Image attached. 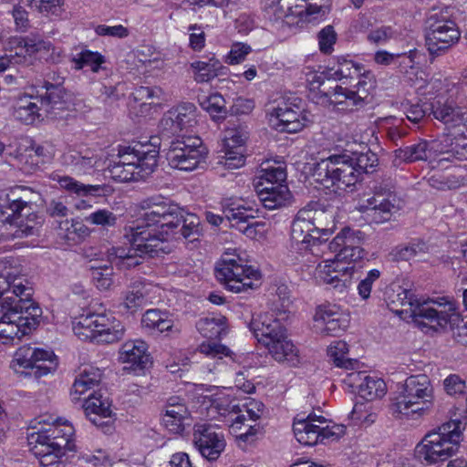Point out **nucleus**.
I'll use <instances>...</instances> for the list:
<instances>
[{"mask_svg":"<svg viewBox=\"0 0 467 467\" xmlns=\"http://www.w3.org/2000/svg\"><path fill=\"white\" fill-rule=\"evenodd\" d=\"M142 209L144 213L136 226L130 227L128 232L133 250L152 257L169 253V242L180 225V208L165 202L146 200L142 202Z\"/></svg>","mask_w":467,"mask_h":467,"instance_id":"1","label":"nucleus"},{"mask_svg":"<svg viewBox=\"0 0 467 467\" xmlns=\"http://www.w3.org/2000/svg\"><path fill=\"white\" fill-rule=\"evenodd\" d=\"M280 306L272 307V313L266 312L254 317L250 324L256 339L264 344L272 358L290 367H297L301 357L297 347L286 336V330L281 323L289 312L290 301L282 298Z\"/></svg>","mask_w":467,"mask_h":467,"instance_id":"2","label":"nucleus"},{"mask_svg":"<svg viewBox=\"0 0 467 467\" xmlns=\"http://www.w3.org/2000/svg\"><path fill=\"white\" fill-rule=\"evenodd\" d=\"M384 299L390 311L412 322L424 333L439 331L449 326H455L460 321L456 312L446 313L439 310L441 300L434 301L423 298L421 294H387Z\"/></svg>","mask_w":467,"mask_h":467,"instance_id":"3","label":"nucleus"},{"mask_svg":"<svg viewBox=\"0 0 467 467\" xmlns=\"http://www.w3.org/2000/svg\"><path fill=\"white\" fill-rule=\"evenodd\" d=\"M229 391L226 388H215V393L212 394L209 400L210 406H205V417L212 420L215 419L216 412L221 415L226 412L235 414L229 426L230 432L239 441H253L259 431V426L254 422L263 414L264 405L252 398H245L242 402L234 403L230 400Z\"/></svg>","mask_w":467,"mask_h":467,"instance_id":"4","label":"nucleus"},{"mask_svg":"<svg viewBox=\"0 0 467 467\" xmlns=\"http://www.w3.org/2000/svg\"><path fill=\"white\" fill-rule=\"evenodd\" d=\"M75 428L67 419L57 418L30 435L32 451L41 465L53 467L69 452H77Z\"/></svg>","mask_w":467,"mask_h":467,"instance_id":"5","label":"nucleus"},{"mask_svg":"<svg viewBox=\"0 0 467 467\" xmlns=\"http://www.w3.org/2000/svg\"><path fill=\"white\" fill-rule=\"evenodd\" d=\"M364 234L349 227L342 229L330 242L329 249L337 253L333 259L325 260L317 267V277L327 284H332L347 274L355 271V263L365 256L360 247Z\"/></svg>","mask_w":467,"mask_h":467,"instance_id":"6","label":"nucleus"},{"mask_svg":"<svg viewBox=\"0 0 467 467\" xmlns=\"http://www.w3.org/2000/svg\"><path fill=\"white\" fill-rule=\"evenodd\" d=\"M0 340L8 343L28 335L38 324L42 311L29 297L0 294Z\"/></svg>","mask_w":467,"mask_h":467,"instance_id":"7","label":"nucleus"},{"mask_svg":"<svg viewBox=\"0 0 467 467\" xmlns=\"http://www.w3.org/2000/svg\"><path fill=\"white\" fill-rule=\"evenodd\" d=\"M463 426L461 420H449L427 433L416 445L414 453L426 464L444 462L456 454L462 441Z\"/></svg>","mask_w":467,"mask_h":467,"instance_id":"8","label":"nucleus"},{"mask_svg":"<svg viewBox=\"0 0 467 467\" xmlns=\"http://www.w3.org/2000/svg\"><path fill=\"white\" fill-rule=\"evenodd\" d=\"M434 398L431 379L425 374L410 376L398 386L390 400V411L398 419L423 415Z\"/></svg>","mask_w":467,"mask_h":467,"instance_id":"9","label":"nucleus"},{"mask_svg":"<svg viewBox=\"0 0 467 467\" xmlns=\"http://www.w3.org/2000/svg\"><path fill=\"white\" fill-rule=\"evenodd\" d=\"M119 160L109 169L118 182L139 181L151 174L158 165L159 150L150 144H136L119 152Z\"/></svg>","mask_w":467,"mask_h":467,"instance_id":"10","label":"nucleus"},{"mask_svg":"<svg viewBox=\"0 0 467 467\" xmlns=\"http://www.w3.org/2000/svg\"><path fill=\"white\" fill-rule=\"evenodd\" d=\"M217 280L226 289L242 292L257 289L261 284V274L248 265L234 249L226 250L215 266Z\"/></svg>","mask_w":467,"mask_h":467,"instance_id":"11","label":"nucleus"},{"mask_svg":"<svg viewBox=\"0 0 467 467\" xmlns=\"http://www.w3.org/2000/svg\"><path fill=\"white\" fill-rule=\"evenodd\" d=\"M74 334L81 340L112 344L125 335L123 323L111 313H89L76 317L72 322Z\"/></svg>","mask_w":467,"mask_h":467,"instance_id":"12","label":"nucleus"},{"mask_svg":"<svg viewBox=\"0 0 467 467\" xmlns=\"http://www.w3.org/2000/svg\"><path fill=\"white\" fill-rule=\"evenodd\" d=\"M352 165L351 156L333 154L316 165L313 177L325 188L346 190L358 182V172Z\"/></svg>","mask_w":467,"mask_h":467,"instance_id":"13","label":"nucleus"},{"mask_svg":"<svg viewBox=\"0 0 467 467\" xmlns=\"http://www.w3.org/2000/svg\"><path fill=\"white\" fill-rule=\"evenodd\" d=\"M293 431L296 441L306 446H314L326 441H335L346 433V427L337 424L323 415L309 413L306 418L296 419Z\"/></svg>","mask_w":467,"mask_h":467,"instance_id":"14","label":"nucleus"},{"mask_svg":"<svg viewBox=\"0 0 467 467\" xmlns=\"http://www.w3.org/2000/svg\"><path fill=\"white\" fill-rule=\"evenodd\" d=\"M433 115L436 119L452 130L453 137L451 148L438 161H467V149H464L462 144V139H467V109L454 108L448 103L438 104L433 108Z\"/></svg>","mask_w":467,"mask_h":467,"instance_id":"15","label":"nucleus"},{"mask_svg":"<svg viewBox=\"0 0 467 467\" xmlns=\"http://www.w3.org/2000/svg\"><path fill=\"white\" fill-rule=\"evenodd\" d=\"M207 156L208 150L200 137L182 135L171 143L166 158L171 168L192 171L205 162Z\"/></svg>","mask_w":467,"mask_h":467,"instance_id":"16","label":"nucleus"},{"mask_svg":"<svg viewBox=\"0 0 467 467\" xmlns=\"http://www.w3.org/2000/svg\"><path fill=\"white\" fill-rule=\"evenodd\" d=\"M460 36L461 33L452 20L431 17L425 33V45L431 56L439 57L455 45Z\"/></svg>","mask_w":467,"mask_h":467,"instance_id":"17","label":"nucleus"},{"mask_svg":"<svg viewBox=\"0 0 467 467\" xmlns=\"http://www.w3.org/2000/svg\"><path fill=\"white\" fill-rule=\"evenodd\" d=\"M395 197L386 190L364 192L359 194L356 209L366 213L372 223H382L390 220L396 210Z\"/></svg>","mask_w":467,"mask_h":467,"instance_id":"18","label":"nucleus"},{"mask_svg":"<svg viewBox=\"0 0 467 467\" xmlns=\"http://www.w3.org/2000/svg\"><path fill=\"white\" fill-rule=\"evenodd\" d=\"M350 324L349 313L330 303L319 305L313 316V329L321 336H338Z\"/></svg>","mask_w":467,"mask_h":467,"instance_id":"19","label":"nucleus"},{"mask_svg":"<svg viewBox=\"0 0 467 467\" xmlns=\"http://www.w3.org/2000/svg\"><path fill=\"white\" fill-rule=\"evenodd\" d=\"M5 50L13 52L15 63L16 64H33L38 54L51 52L50 59L53 62L57 61L61 56V49L54 47L50 43L44 41L36 42L29 38L14 36L8 39Z\"/></svg>","mask_w":467,"mask_h":467,"instance_id":"20","label":"nucleus"},{"mask_svg":"<svg viewBox=\"0 0 467 467\" xmlns=\"http://www.w3.org/2000/svg\"><path fill=\"white\" fill-rule=\"evenodd\" d=\"M193 444L202 457L209 461L217 460L226 447V441L216 424L198 423L193 429Z\"/></svg>","mask_w":467,"mask_h":467,"instance_id":"21","label":"nucleus"},{"mask_svg":"<svg viewBox=\"0 0 467 467\" xmlns=\"http://www.w3.org/2000/svg\"><path fill=\"white\" fill-rule=\"evenodd\" d=\"M198 123L197 109L185 103L169 109L160 121V129L166 135H181L192 130Z\"/></svg>","mask_w":467,"mask_h":467,"instance_id":"22","label":"nucleus"},{"mask_svg":"<svg viewBox=\"0 0 467 467\" xmlns=\"http://www.w3.org/2000/svg\"><path fill=\"white\" fill-rule=\"evenodd\" d=\"M268 122L278 131L296 133L309 126L312 120L308 112L285 104L268 113Z\"/></svg>","mask_w":467,"mask_h":467,"instance_id":"23","label":"nucleus"},{"mask_svg":"<svg viewBox=\"0 0 467 467\" xmlns=\"http://www.w3.org/2000/svg\"><path fill=\"white\" fill-rule=\"evenodd\" d=\"M265 7L269 15L276 19L300 17V20H308L309 15L325 13L322 6L316 4H306L305 0H265Z\"/></svg>","mask_w":467,"mask_h":467,"instance_id":"24","label":"nucleus"},{"mask_svg":"<svg viewBox=\"0 0 467 467\" xmlns=\"http://www.w3.org/2000/svg\"><path fill=\"white\" fill-rule=\"evenodd\" d=\"M118 361L126 370L144 371L151 364L148 344L141 339L126 340L118 351Z\"/></svg>","mask_w":467,"mask_h":467,"instance_id":"25","label":"nucleus"},{"mask_svg":"<svg viewBox=\"0 0 467 467\" xmlns=\"http://www.w3.org/2000/svg\"><path fill=\"white\" fill-rule=\"evenodd\" d=\"M192 422V413L184 401L178 397L171 398L161 415V425L171 433L182 434Z\"/></svg>","mask_w":467,"mask_h":467,"instance_id":"26","label":"nucleus"},{"mask_svg":"<svg viewBox=\"0 0 467 467\" xmlns=\"http://www.w3.org/2000/svg\"><path fill=\"white\" fill-rule=\"evenodd\" d=\"M36 361L46 362L48 367H39L44 373H52L57 368V359L50 349L35 348L29 345L19 348L14 358V365L23 368H29L36 366Z\"/></svg>","mask_w":467,"mask_h":467,"instance_id":"27","label":"nucleus"},{"mask_svg":"<svg viewBox=\"0 0 467 467\" xmlns=\"http://www.w3.org/2000/svg\"><path fill=\"white\" fill-rule=\"evenodd\" d=\"M141 327L151 334H164L166 337H178L182 332L181 326L171 316L160 309H149L141 317Z\"/></svg>","mask_w":467,"mask_h":467,"instance_id":"28","label":"nucleus"},{"mask_svg":"<svg viewBox=\"0 0 467 467\" xmlns=\"http://www.w3.org/2000/svg\"><path fill=\"white\" fill-rule=\"evenodd\" d=\"M54 149L50 144H36L26 140L17 149L16 158L28 168L29 171L38 169L42 164L52 160Z\"/></svg>","mask_w":467,"mask_h":467,"instance_id":"29","label":"nucleus"},{"mask_svg":"<svg viewBox=\"0 0 467 467\" xmlns=\"http://www.w3.org/2000/svg\"><path fill=\"white\" fill-rule=\"evenodd\" d=\"M354 79H358L353 86L354 89L350 90L341 86H336L333 89V102L335 104H342L347 102L348 105H356L361 99L359 93L366 95L369 88L374 86L375 78L370 71L364 70L360 67V75Z\"/></svg>","mask_w":467,"mask_h":467,"instance_id":"30","label":"nucleus"},{"mask_svg":"<svg viewBox=\"0 0 467 467\" xmlns=\"http://www.w3.org/2000/svg\"><path fill=\"white\" fill-rule=\"evenodd\" d=\"M83 409L86 416L95 425H102L100 420L103 419L108 420L107 423L113 421L115 419V413L111 409V401L97 391L86 399Z\"/></svg>","mask_w":467,"mask_h":467,"instance_id":"31","label":"nucleus"},{"mask_svg":"<svg viewBox=\"0 0 467 467\" xmlns=\"http://www.w3.org/2000/svg\"><path fill=\"white\" fill-rule=\"evenodd\" d=\"M255 191L263 205L269 210L285 205L291 197L288 187L285 183L275 185L255 183Z\"/></svg>","mask_w":467,"mask_h":467,"instance_id":"32","label":"nucleus"},{"mask_svg":"<svg viewBox=\"0 0 467 467\" xmlns=\"http://www.w3.org/2000/svg\"><path fill=\"white\" fill-rule=\"evenodd\" d=\"M305 210L319 240H327L336 229L333 213L311 205L305 207Z\"/></svg>","mask_w":467,"mask_h":467,"instance_id":"33","label":"nucleus"},{"mask_svg":"<svg viewBox=\"0 0 467 467\" xmlns=\"http://www.w3.org/2000/svg\"><path fill=\"white\" fill-rule=\"evenodd\" d=\"M314 229L305 208L301 209L292 223L291 237L297 244H310L319 240V235L316 234Z\"/></svg>","mask_w":467,"mask_h":467,"instance_id":"34","label":"nucleus"},{"mask_svg":"<svg viewBox=\"0 0 467 467\" xmlns=\"http://www.w3.org/2000/svg\"><path fill=\"white\" fill-rule=\"evenodd\" d=\"M41 110L39 98L22 97L14 108V116L16 119L26 124H34L41 119Z\"/></svg>","mask_w":467,"mask_h":467,"instance_id":"35","label":"nucleus"},{"mask_svg":"<svg viewBox=\"0 0 467 467\" xmlns=\"http://www.w3.org/2000/svg\"><path fill=\"white\" fill-rule=\"evenodd\" d=\"M102 379V371L95 367H85L76 378L72 386L73 399H79L87 391L99 386Z\"/></svg>","mask_w":467,"mask_h":467,"instance_id":"36","label":"nucleus"},{"mask_svg":"<svg viewBox=\"0 0 467 467\" xmlns=\"http://www.w3.org/2000/svg\"><path fill=\"white\" fill-rule=\"evenodd\" d=\"M193 78L198 83L208 82L214 78L223 75L226 69L220 60L214 57L208 61H194L190 65Z\"/></svg>","mask_w":467,"mask_h":467,"instance_id":"37","label":"nucleus"},{"mask_svg":"<svg viewBox=\"0 0 467 467\" xmlns=\"http://www.w3.org/2000/svg\"><path fill=\"white\" fill-rule=\"evenodd\" d=\"M196 328L202 337L216 339L227 333L228 327L223 316L213 314L200 318L196 323Z\"/></svg>","mask_w":467,"mask_h":467,"instance_id":"38","label":"nucleus"},{"mask_svg":"<svg viewBox=\"0 0 467 467\" xmlns=\"http://www.w3.org/2000/svg\"><path fill=\"white\" fill-rule=\"evenodd\" d=\"M53 181L57 182L60 189L76 194L78 197L97 196L99 192L105 189V186L96 184H84L69 176L54 175Z\"/></svg>","mask_w":467,"mask_h":467,"instance_id":"39","label":"nucleus"},{"mask_svg":"<svg viewBox=\"0 0 467 467\" xmlns=\"http://www.w3.org/2000/svg\"><path fill=\"white\" fill-rule=\"evenodd\" d=\"M359 75L360 65L341 57L337 58V63L328 68L327 78L347 83Z\"/></svg>","mask_w":467,"mask_h":467,"instance_id":"40","label":"nucleus"},{"mask_svg":"<svg viewBox=\"0 0 467 467\" xmlns=\"http://www.w3.org/2000/svg\"><path fill=\"white\" fill-rule=\"evenodd\" d=\"M35 233V225L23 224V221H16L7 216L5 219H0V238L9 240L14 238H23Z\"/></svg>","mask_w":467,"mask_h":467,"instance_id":"41","label":"nucleus"},{"mask_svg":"<svg viewBox=\"0 0 467 467\" xmlns=\"http://www.w3.org/2000/svg\"><path fill=\"white\" fill-rule=\"evenodd\" d=\"M387 393L385 381L377 377L365 375L359 389V397L367 401H373L383 398Z\"/></svg>","mask_w":467,"mask_h":467,"instance_id":"42","label":"nucleus"},{"mask_svg":"<svg viewBox=\"0 0 467 467\" xmlns=\"http://www.w3.org/2000/svg\"><path fill=\"white\" fill-rule=\"evenodd\" d=\"M348 351L347 342L336 340L328 346L327 356L337 367L353 369L358 361L348 358Z\"/></svg>","mask_w":467,"mask_h":467,"instance_id":"43","label":"nucleus"},{"mask_svg":"<svg viewBox=\"0 0 467 467\" xmlns=\"http://www.w3.org/2000/svg\"><path fill=\"white\" fill-rule=\"evenodd\" d=\"M248 131L241 126H234L225 129L223 139V148L245 151V144L248 140Z\"/></svg>","mask_w":467,"mask_h":467,"instance_id":"44","label":"nucleus"},{"mask_svg":"<svg viewBox=\"0 0 467 467\" xmlns=\"http://www.w3.org/2000/svg\"><path fill=\"white\" fill-rule=\"evenodd\" d=\"M72 62L77 70L88 67L93 73H98L106 62V58L99 52L83 50L72 58Z\"/></svg>","mask_w":467,"mask_h":467,"instance_id":"45","label":"nucleus"},{"mask_svg":"<svg viewBox=\"0 0 467 467\" xmlns=\"http://www.w3.org/2000/svg\"><path fill=\"white\" fill-rule=\"evenodd\" d=\"M198 351L201 354H203L205 357L217 361L223 359L225 357L234 358L232 357V351L226 346L219 343L203 342L201 345H199ZM219 365V362H216V364H213V366L208 364V372L214 373L217 370V366Z\"/></svg>","mask_w":467,"mask_h":467,"instance_id":"46","label":"nucleus"},{"mask_svg":"<svg viewBox=\"0 0 467 467\" xmlns=\"http://www.w3.org/2000/svg\"><path fill=\"white\" fill-rule=\"evenodd\" d=\"M350 419L356 425L368 427L374 423L377 419L376 408L370 401L357 402L350 413Z\"/></svg>","mask_w":467,"mask_h":467,"instance_id":"47","label":"nucleus"},{"mask_svg":"<svg viewBox=\"0 0 467 467\" xmlns=\"http://www.w3.org/2000/svg\"><path fill=\"white\" fill-rule=\"evenodd\" d=\"M286 178L285 170L276 163L265 162L263 164L255 183L279 184L284 183Z\"/></svg>","mask_w":467,"mask_h":467,"instance_id":"48","label":"nucleus"},{"mask_svg":"<svg viewBox=\"0 0 467 467\" xmlns=\"http://www.w3.org/2000/svg\"><path fill=\"white\" fill-rule=\"evenodd\" d=\"M441 302L442 306L438 307L439 310H443L446 313H451L452 311L456 312L460 317V321L457 325L453 327L449 326L444 329L439 330L438 332L446 331L448 329L454 331L456 329V331L454 332V337L457 339V341L460 342L461 344L467 345V321L462 326H460V323L462 321V318L460 312L458 311L455 303L447 298H441Z\"/></svg>","mask_w":467,"mask_h":467,"instance_id":"49","label":"nucleus"},{"mask_svg":"<svg viewBox=\"0 0 467 467\" xmlns=\"http://www.w3.org/2000/svg\"><path fill=\"white\" fill-rule=\"evenodd\" d=\"M180 212V225L182 224V235L190 242L197 240L201 234L199 218L195 214L185 213L181 208Z\"/></svg>","mask_w":467,"mask_h":467,"instance_id":"50","label":"nucleus"},{"mask_svg":"<svg viewBox=\"0 0 467 467\" xmlns=\"http://www.w3.org/2000/svg\"><path fill=\"white\" fill-rule=\"evenodd\" d=\"M85 221L93 226L109 229L116 226L118 216L112 211L103 208L90 213Z\"/></svg>","mask_w":467,"mask_h":467,"instance_id":"51","label":"nucleus"},{"mask_svg":"<svg viewBox=\"0 0 467 467\" xmlns=\"http://www.w3.org/2000/svg\"><path fill=\"white\" fill-rule=\"evenodd\" d=\"M201 106L213 119H223L226 116L225 100L219 93H214L202 99Z\"/></svg>","mask_w":467,"mask_h":467,"instance_id":"52","label":"nucleus"},{"mask_svg":"<svg viewBox=\"0 0 467 467\" xmlns=\"http://www.w3.org/2000/svg\"><path fill=\"white\" fill-rule=\"evenodd\" d=\"M46 88V95L39 99V102L45 112H50L62 103L66 93L61 87L53 84H48Z\"/></svg>","mask_w":467,"mask_h":467,"instance_id":"53","label":"nucleus"},{"mask_svg":"<svg viewBox=\"0 0 467 467\" xmlns=\"http://www.w3.org/2000/svg\"><path fill=\"white\" fill-rule=\"evenodd\" d=\"M145 299L142 294H127L123 298H119L118 304L114 305V308L119 314L125 315L134 313L142 307Z\"/></svg>","mask_w":467,"mask_h":467,"instance_id":"54","label":"nucleus"},{"mask_svg":"<svg viewBox=\"0 0 467 467\" xmlns=\"http://www.w3.org/2000/svg\"><path fill=\"white\" fill-rule=\"evenodd\" d=\"M223 156L219 164L225 170L240 169L245 164V151L239 150L222 149Z\"/></svg>","mask_w":467,"mask_h":467,"instance_id":"55","label":"nucleus"},{"mask_svg":"<svg viewBox=\"0 0 467 467\" xmlns=\"http://www.w3.org/2000/svg\"><path fill=\"white\" fill-rule=\"evenodd\" d=\"M352 164L358 172V181L362 173L370 172L378 165V159L373 152L367 151L352 157Z\"/></svg>","mask_w":467,"mask_h":467,"instance_id":"56","label":"nucleus"},{"mask_svg":"<svg viewBox=\"0 0 467 467\" xmlns=\"http://www.w3.org/2000/svg\"><path fill=\"white\" fill-rule=\"evenodd\" d=\"M251 211V209L235 202L227 203L223 209L225 217L233 223V226H238L239 223H245L249 217H253L248 214V212Z\"/></svg>","mask_w":467,"mask_h":467,"instance_id":"57","label":"nucleus"},{"mask_svg":"<svg viewBox=\"0 0 467 467\" xmlns=\"http://www.w3.org/2000/svg\"><path fill=\"white\" fill-rule=\"evenodd\" d=\"M398 156L406 161L426 160L430 157L427 142H420L399 150Z\"/></svg>","mask_w":467,"mask_h":467,"instance_id":"58","label":"nucleus"},{"mask_svg":"<svg viewBox=\"0 0 467 467\" xmlns=\"http://www.w3.org/2000/svg\"><path fill=\"white\" fill-rule=\"evenodd\" d=\"M252 52V47L242 42L233 43L225 62L229 65H238L244 62L246 57Z\"/></svg>","mask_w":467,"mask_h":467,"instance_id":"59","label":"nucleus"},{"mask_svg":"<svg viewBox=\"0 0 467 467\" xmlns=\"http://www.w3.org/2000/svg\"><path fill=\"white\" fill-rule=\"evenodd\" d=\"M444 391L450 396H459L465 392L467 387L465 381L456 374H451L443 380Z\"/></svg>","mask_w":467,"mask_h":467,"instance_id":"60","label":"nucleus"},{"mask_svg":"<svg viewBox=\"0 0 467 467\" xmlns=\"http://www.w3.org/2000/svg\"><path fill=\"white\" fill-rule=\"evenodd\" d=\"M91 234V230L82 222L71 221L70 228L67 229L66 238L73 243H79Z\"/></svg>","mask_w":467,"mask_h":467,"instance_id":"61","label":"nucleus"},{"mask_svg":"<svg viewBox=\"0 0 467 467\" xmlns=\"http://www.w3.org/2000/svg\"><path fill=\"white\" fill-rule=\"evenodd\" d=\"M8 209L11 211V214H9V218L14 219L16 221H23L21 217L25 214L27 215L28 220L33 222L36 219V214L34 213H29L31 211L30 206L21 200H15L10 202Z\"/></svg>","mask_w":467,"mask_h":467,"instance_id":"62","label":"nucleus"},{"mask_svg":"<svg viewBox=\"0 0 467 467\" xmlns=\"http://www.w3.org/2000/svg\"><path fill=\"white\" fill-rule=\"evenodd\" d=\"M95 33L99 36H110L119 39L126 38L130 36L129 28L122 25H99L95 27Z\"/></svg>","mask_w":467,"mask_h":467,"instance_id":"63","label":"nucleus"},{"mask_svg":"<svg viewBox=\"0 0 467 467\" xmlns=\"http://www.w3.org/2000/svg\"><path fill=\"white\" fill-rule=\"evenodd\" d=\"M269 227L264 222H255L249 223L244 227H239V231L245 236L254 240H262L265 238Z\"/></svg>","mask_w":467,"mask_h":467,"instance_id":"64","label":"nucleus"}]
</instances>
